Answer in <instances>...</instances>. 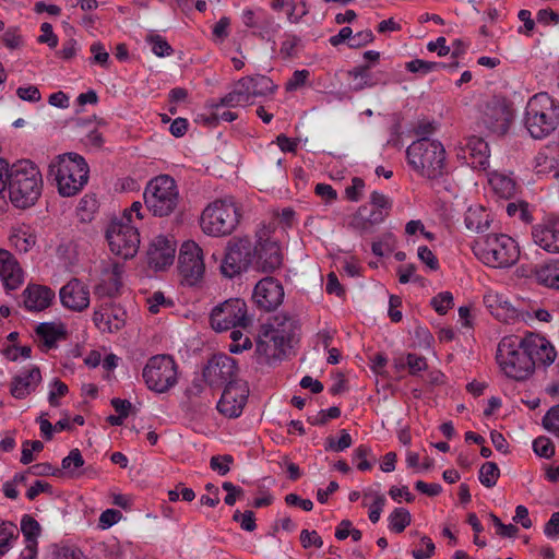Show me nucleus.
Returning <instances> with one entry per match:
<instances>
[{
	"mask_svg": "<svg viewBox=\"0 0 559 559\" xmlns=\"http://www.w3.org/2000/svg\"><path fill=\"white\" fill-rule=\"evenodd\" d=\"M43 176L29 159H20L12 164L9 174V199L16 209L25 210L34 206L43 192Z\"/></svg>",
	"mask_w": 559,
	"mask_h": 559,
	"instance_id": "obj_1",
	"label": "nucleus"
},
{
	"mask_svg": "<svg viewBox=\"0 0 559 559\" xmlns=\"http://www.w3.org/2000/svg\"><path fill=\"white\" fill-rule=\"evenodd\" d=\"M299 331L298 321L287 316L274 317L257 342L255 353L264 357L265 362L280 359L292 348Z\"/></svg>",
	"mask_w": 559,
	"mask_h": 559,
	"instance_id": "obj_2",
	"label": "nucleus"
},
{
	"mask_svg": "<svg viewBox=\"0 0 559 559\" xmlns=\"http://www.w3.org/2000/svg\"><path fill=\"white\" fill-rule=\"evenodd\" d=\"M411 167L421 177L433 180L448 173L445 150L438 140L419 138L406 150Z\"/></svg>",
	"mask_w": 559,
	"mask_h": 559,
	"instance_id": "obj_3",
	"label": "nucleus"
},
{
	"mask_svg": "<svg viewBox=\"0 0 559 559\" xmlns=\"http://www.w3.org/2000/svg\"><path fill=\"white\" fill-rule=\"evenodd\" d=\"M88 174L85 158L78 153L58 155L49 165V175L53 176L62 197L78 194L87 183Z\"/></svg>",
	"mask_w": 559,
	"mask_h": 559,
	"instance_id": "obj_4",
	"label": "nucleus"
},
{
	"mask_svg": "<svg viewBox=\"0 0 559 559\" xmlns=\"http://www.w3.org/2000/svg\"><path fill=\"white\" fill-rule=\"evenodd\" d=\"M525 128L534 139H544L559 124V108L547 93L534 95L525 108Z\"/></svg>",
	"mask_w": 559,
	"mask_h": 559,
	"instance_id": "obj_5",
	"label": "nucleus"
},
{
	"mask_svg": "<svg viewBox=\"0 0 559 559\" xmlns=\"http://www.w3.org/2000/svg\"><path fill=\"white\" fill-rule=\"evenodd\" d=\"M496 358L503 373L516 381H523L534 372V360L528 357L518 335L502 337Z\"/></svg>",
	"mask_w": 559,
	"mask_h": 559,
	"instance_id": "obj_6",
	"label": "nucleus"
},
{
	"mask_svg": "<svg viewBox=\"0 0 559 559\" xmlns=\"http://www.w3.org/2000/svg\"><path fill=\"white\" fill-rule=\"evenodd\" d=\"M478 259L491 267H510L520 258V248L515 240L504 234L487 235L473 247Z\"/></svg>",
	"mask_w": 559,
	"mask_h": 559,
	"instance_id": "obj_7",
	"label": "nucleus"
},
{
	"mask_svg": "<svg viewBox=\"0 0 559 559\" xmlns=\"http://www.w3.org/2000/svg\"><path fill=\"white\" fill-rule=\"evenodd\" d=\"M144 201L155 216L164 217L174 213L179 204L175 179L168 175H160L150 180L144 191Z\"/></svg>",
	"mask_w": 559,
	"mask_h": 559,
	"instance_id": "obj_8",
	"label": "nucleus"
},
{
	"mask_svg": "<svg viewBox=\"0 0 559 559\" xmlns=\"http://www.w3.org/2000/svg\"><path fill=\"white\" fill-rule=\"evenodd\" d=\"M240 214L231 201L216 200L202 212L200 225L210 236H226L234 231L239 223Z\"/></svg>",
	"mask_w": 559,
	"mask_h": 559,
	"instance_id": "obj_9",
	"label": "nucleus"
},
{
	"mask_svg": "<svg viewBox=\"0 0 559 559\" xmlns=\"http://www.w3.org/2000/svg\"><path fill=\"white\" fill-rule=\"evenodd\" d=\"M142 376L151 391L168 392L178 382L177 364L170 355L153 356L147 360Z\"/></svg>",
	"mask_w": 559,
	"mask_h": 559,
	"instance_id": "obj_10",
	"label": "nucleus"
},
{
	"mask_svg": "<svg viewBox=\"0 0 559 559\" xmlns=\"http://www.w3.org/2000/svg\"><path fill=\"white\" fill-rule=\"evenodd\" d=\"M106 238L110 251L124 260L135 257L140 246V234L135 226L124 223L122 219L111 222Z\"/></svg>",
	"mask_w": 559,
	"mask_h": 559,
	"instance_id": "obj_11",
	"label": "nucleus"
},
{
	"mask_svg": "<svg viewBox=\"0 0 559 559\" xmlns=\"http://www.w3.org/2000/svg\"><path fill=\"white\" fill-rule=\"evenodd\" d=\"M254 245L249 238L230 240L226 247L221 271L226 277H234L253 267Z\"/></svg>",
	"mask_w": 559,
	"mask_h": 559,
	"instance_id": "obj_12",
	"label": "nucleus"
},
{
	"mask_svg": "<svg viewBox=\"0 0 559 559\" xmlns=\"http://www.w3.org/2000/svg\"><path fill=\"white\" fill-rule=\"evenodd\" d=\"M210 320L211 326L218 332L238 326L246 328L250 322L246 301L240 298L224 301L212 310Z\"/></svg>",
	"mask_w": 559,
	"mask_h": 559,
	"instance_id": "obj_13",
	"label": "nucleus"
},
{
	"mask_svg": "<svg viewBox=\"0 0 559 559\" xmlns=\"http://www.w3.org/2000/svg\"><path fill=\"white\" fill-rule=\"evenodd\" d=\"M237 362L226 354L213 355L203 369V377L211 388L237 384Z\"/></svg>",
	"mask_w": 559,
	"mask_h": 559,
	"instance_id": "obj_14",
	"label": "nucleus"
},
{
	"mask_svg": "<svg viewBox=\"0 0 559 559\" xmlns=\"http://www.w3.org/2000/svg\"><path fill=\"white\" fill-rule=\"evenodd\" d=\"M179 272L183 283L195 285L204 275L205 264L203 261V251L194 241L182 243L179 252Z\"/></svg>",
	"mask_w": 559,
	"mask_h": 559,
	"instance_id": "obj_15",
	"label": "nucleus"
},
{
	"mask_svg": "<svg viewBox=\"0 0 559 559\" xmlns=\"http://www.w3.org/2000/svg\"><path fill=\"white\" fill-rule=\"evenodd\" d=\"M481 120L491 133L504 135L513 120V110L504 99L492 98L486 104Z\"/></svg>",
	"mask_w": 559,
	"mask_h": 559,
	"instance_id": "obj_16",
	"label": "nucleus"
},
{
	"mask_svg": "<svg viewBox=\"0 0 559 559\" xmlns=\"http://www.w3.org/2000/svg\"><path fill=\"white\" fill-rule=\"evenodd\" d=\"M520 340L531 360H534V369L536 366L548 367L555 361L557 352L546 337L527 332L524 336H520Z\"/></svg>",
	"mask_w": 559,
	"mask_h": 559,
	"instance_id": "obj_17",
	"label": "nucleus"
},
{
	"mask_svg": "<svg viewBox=\"0 0 559 559\" xmlns=\"http://www.w3.org/2000/svg\"><path fill=\"white\" fill-rule=\"evenodd\" d=\"M534 242L549 253H559V215L548 214L532 230Z\"/></svg>",
	"mask_w": 559,
	"mask_h": 559,
	"instance_id": "obj_18",
	"label": "nucleus"
},
{
	"mask_svg": "<svg viewBox=\"0 0 559 559\" xmlns=\"http://www.w3.org/2000/svg\"><path fill=\"white\" fill-rule=\"evenodd\" d=\"M252 297L260 309L272 311L282 304L284 288L274 277H265L258 282Z\"/></svg>",
	"mask_w": 559,
	"mask_h": 559,
	"instance_id": "obj_19",
	"label": "nucleus"
},
{
	"mask_svg": "<svg viewBox=\"0 0 559 559\" xmlns=\"http://www.w3.org/2000/svg\"><path fill=\"white\" fill-rule=\"evenodd\" d=\"M457 156L465 159L474 169L487 170L489 167V146L483 138L476 135L468 136L464 145L461 146Z\"/></svg>",
	"mask_w": 559,
	"mask_h": 559,
	"instance_id": "obj_20",
	"label": "nucleus"
},
{
	"mask_svg": "<svg viewBox=\"0 0 559 559\" xmlns=\"http://www.w3.org/2000/svg\"><path fill=\"white\" fill-rule=\"evenodd\" d=\"M248 390L243 384L226 385L217 403V411L226 417L237 418L247 403Z\"/></svg>",
	"mask_w": 559,
	"mask_h": 559,
	"instance_id": "obj_21",
	"label": "nucleus"
},
{
	"mask_svg": "<svg viewBox=\"0 0 559 559\" xmlns=\"http://www.w3.org/2000/svg\"><path fill=\"white\" fill-rule=\"evenodd\" d=\"M282 262L283 255L281 248L275 241L259 240L254 245V270L272 273L282 265Z\"/></svg>",
	"mask_w": 559,
	"mask_h": 559,
	"instance_id": "obj_22",
	"label": "nucleus"
},
{
	"mask_svg": "<svg viewBox=\"0 0 559 559\" xmlns=\"http://www.w3.org/2000/svg\"><path fill=\"white\" fill-rule=\"evenodd\" d=\"M63 307L72 311H82L90 305L88 288L78 278L69 281L59 293Z\"/></svg>",
	"mask_w": 559,
	"mask_h": 559,
	"instance_id": "obj_23",
	"label": "nucleus"
},
{
	"mask_svg": "<svg viewBox=\"0 0 559 559\" xmlns=\"http://www.w3.org/2000/svg\"><path fill=\"white\" fill-rule=\"evenodd\" d=\"M176 247L171 240L165 236L156 237L147 251V261L154 270H163L173 264Z\"/></svg>",
	"mask_w": 559,
	"mask_h": 559,
	"instance_id": "obj_24",
	"label": "nucleus"
},
{
	"mask_svg": "<svg viewBox=\"0 0 559 559\" xmlns=\"http://www.w3.org/2000/svg\"><path fill=\"white\" fill-rule=\"evenodd\" d=\"M0 277L8 290L17 289L24 282V271L19 261L5 249H0Z\"/></svg>",
	"mask_w": 559,
	"mask_h": 559,
	"instance_id": "obj_25",
	"label": "nucleus"
},
{
	"mask_svg": "<svg viewBox=\"0 0 559 559\" xmlns=\"http://www.w3.org/2000/svg\"><path fill=\"white\" fill-rule=\"evenodd\" d=\"M40 381L41 373L39 367L32 366L12 378L10 392L15 399H25L36 390Z\"/></svg>",
	"mask_w": 559,
	"mask_h": 559,
	"instance_id": "obj_26",
	"label": "nucleus"
},
{
	"mask_svg": "<svg viewBox=\"0 0 559 559\" xmlns=\"http://www.w3.org/2000/svg\"><path fill=\"white\" fill-rule=\"evenodd\" d=\"M55 292L45 285L28 284L23 290V304L29 311H41L48 308L55 299Z\"/></svg>",
	"mask_w": 559,
	"mask_h": 559,
	"instance_id": "obj_27",
	"label": "nucleus"
},
{
	"mask_svg": "<svg viewBox=\"0 0 559 559\" xmlns=\"http://www.w3.org/2000/svg\"><path fill=\"white\" fill-rule=\"evenodd\" d=\"M381 73H372L371 64H360L347 72V76L350 80V91L358 93L365 88H371L378 84H385L386 80L380 78Z\"/></svg>",
	"mask_w": 559,
	"mask_h": 559,
	"instance_id": "obj_28",
	"label": "nucleus"
},
{
	"mask_svg": "<svg viewBox=\"0 0 559 559\" xmlns=\"http://www.w3.org/2000/svg\"><path fill=\"white\" fill-rule=\"evenodd\" d=\"M205 379L202 376H195L190 385L187 386L185 395L189 402V408L195 412H202L210 406V401L202 395L205 392Z\"/></svg>",
	"mask_w": 559,
	"mask_h": 559,
	"instance_id": "obj_29",
	"label": "nucleus"
},
{
	"mask_svg": "<svg viewBox=\"0 0 559 559\" xmlns=\"http://www.w3.org/2000/svg\"><path fill=\"white\" fill-rule=\"evenodd\" d=\"M36 334L43 341L47 349L55 348L58 341L67 337V331L62 323L43 322L36 328Z\"/></svg>",
	"mask_w": 559,
	"mask_h": 559,
	"instance_id": "obj_30",
	"label": "nucleus"
},
{
	"mask_svg": "<svg viewBox=\"0 0 559 559\" xmlns=\"http://www.w3.org/2000/svg\"><path fill=\"white\" fill-rule=\"evenodd\" d=\"M247 83H250L249 78H241L235 84L233 91H230L227 95H225L221 99L222 106L226 107H237V106H247L250 104L251 94Z\"/></svg>",
	"mask_w": 559,
	"mask_h": 559,
	"instance_id": "obj_31",
	"label": "nucleus"
},
{
	"mask_svg": "<svg viewBox=\"0 0 559 559\" xmlns=\"http://www.w3.org/2000/svg\"><path fill=\"white\" fill-rule=\"evenodd\" d=\"M464 222L467 229L475 233H484L489 228L491 218L485 207L477 205L468 207Z\"/></svg>",
	"mask_w": 559,
	"mask_h": 559,
	"instance_id": "obj_32",
	"label": "nucleus"
},
{
	"mask_svg": "<svg viewBox=\"0 0 559 559\" xmlns=\"http://www.w3.org/2000/svg\"><path fill=\"white\" fill-rule=\"evenodd\" d=\"M538 283L546 287L559 289V259L550 260L536 270Z\"/></svg>",
	"mask_w": 559,
	"mask_h": 559,
	"instance_id": "obj_33",
	"label": "nucleus"
},
{
	"mask_svg": "<svg viewBox=\"0 0 559 559\" xmlns=\"http://www.w3.org/2000/svg\"><path fill=\"white\" fill-rule=\"evenodd\" d=\"M250 83H247L251 97H262L271 95L275 92L277 86L273 83V81L262 74H255L252 76H248Z\"/></svg>",
	"mask_w": 559,
	"mask_h": 559,
	"instance_id": "obj_34",
	"label": "nucleus"
},
{
	"mask_svg": "<svg viewBox=\"0 0 559 559\" xmlns=\"http://www.w3.org/2000/svg\"><path fill=\"white\" fill-rule=\"evenodd\" d=\"M19 537V531L14 523L0 521V557L4 556L11 548L10 542Z\"/></svg>",
	"mask_w": 559,
	"mask_h": 559,
	"instance_id": "obj_35",
	"label": "nucleus"
},
{
	"mask_svg": "<svg viewBox=\"0 0 559 559\" xmlns=\"http://www.w3.org/2000/svg\"><path fill=\"white\" fill-rule=\"evenodd\" d=\"M412 521L411 513L405 508H395L389 515V528L394 533H402Z\"/></svg>",
	"mask_w": 559,
	"mask_h": 559,
	"instance_id": "obj_36",
	"label": "nucleus"
},
{
	"mask_svg": "<svg viewBox=\"0 0 559 559\" xmlns=\"http://www.w3.org/2000/svg\"><path fill=\"white\" fill-rule=\"evenodd\" d=\"M500 476V469L493 462H486L479 468V481L487 488L493 487Z\"/></svg>",
	"mask_w": 559,
	"mask_h": 559,
	"instance_id": "obj_37",
	"label": "nucleus"
},
{
	"mask_svg": "<svg viewBox=\"0 0 559 559\" xmlns=\"http://www.w3.org/2000/svg\"><path fill=\"white\" fill-rule=\"evenodd\" d=\"M348 226L359 234L360 236H368L376 231V225L370 222V219H367V216L362 212H356Z\"/></svg>",
	"mask_w": 559,
	"mask_h": 559,
	"instance_id": "obj_38",
	"label": "nucleus"
},
{
	"mask_svg": "<svg viewBox=\"0 0 559 559\" xmlns=\"http://www.w3.org/2000/svg\"><path fill=\"white\" fill-rule=\"evenodd\" d=\"M447 68L443 62L426 61L421 59H414L405 64V69L412 73L427 74L440 69Z\"/></svg>",
	"mask_w": 559,
	"mask_h": 559,
	"instance_id": "obj_39",
	"label": "nucleus"
},
{
	"mask_svg": "<svg viewBox=\"0 0 559 559\" xmlns=\"http://www.w3.org/2000/svg\"><path fill=\"white\" fill-rule=\"evenodd\" d=\"M11 245L20 252H28L36 243V237L19 230L10 236Z\"/></svg>",
	"mask_w": 559,
	"mask_h": 559,
	"instance_id": "obj_40",
	"label": "nucleus"
},
{
	"mask_svg": "<svg viewBox=\"0 0 559 559\" xmlns=\"http://www.w3.org/2000/svg\"><path fill=\"white\" fill-rule=\"evenodd\" d=\"M98 209V202L95 195L86 194L84 195L78 205V215L81 221L87 222L92 219L93 214Z\"/></svg>",
	"mask_w": 559,
	"mask_h": 559,
	"instance_id": "obj_41",
	"label": "nucleus"
},
{
	"mask_svg": "<svg viewBox=\"0 0 559 559\" xmlns=\"http://www.w3.org/2000/svg\"><path fill=\"white\" fill-rule=\"evenodd\" d=\"M231 343L228 345V350L233 354H239L246 349L251 348L252 343L240 330L234 328L230 332Z\"/></svg>",
	"mask_w": 559,
	"mask_h": 559,
	"instance_id": "obj_42",
	"label": "nucleus"
},
{
	"mask_svg": "<svg viewBox=\"0 0 559 559\" xmlns=\"http://www.w3.org/2000/svg\"><path fill=\"white\" fill-rule=\"evenodd\" d=\"M21 531L26 540H37L40 534L39 523L31 515L25 514L21 520Z\"/></svg>",
	"mask_w": 559,
	"mask_h": 559,
	"instance_id": "obj_43",
	"label": "nucleus"
},
{
	"mask_svg": "<svg viewBox=\"0 0 559 559\" xmlns=\"http://www.w3.org/2000/svg\"><path fill=\"white\" fill-rule=\"evenodd\" d=\"M146 40L152 45V51L158 57L170 56L173 48L160 35H148Z\"/></svg>",
	"mask_w": 559,
	"mask_h": 559,
	"instance_id": "obj_44",
	"label": "nucleus"
},
{
	"mask_svg": "<svg viewBox=\"0 0 559 559\" xmlns=\"http://www.w3.org/2000/svg\"><path fill=\"white\" fill-rule=\"evenodd\" d=\"M401 367L407 366L412 376H417L419 372L427 369L428 364L424 356L409 353L406 356V361L400 364Z\"/></svg>",
	"mask_w": 559,
	"mask_h": 559,
	"instance_id": "obj_45",
	"label": "nucleus"
},
{
	"mask_svg": "<svg viewBox=\"0 0 559 559\" xmlns=\"http://www.w3.org/2000/svg\"><path fill=\"white\" fill-rule=\"evenodd\" d=\"M431 306L439 314H445L453 307V295L450 292L439 293L431 299Z\"/></svg>",
	"mask_w": 559,
	"mask_h": 559,
	"instance_id": "obj_46",
	"label": "nucleus"
},
{
	"mask_svg": "<svg viewBox=\"0 0 559 559\" xmlns=\"http://www.w3.org/2000/svg\"><path fill=\"white\" fill-rule=\"evenodd\" d=\"M369 456H372L371 448L365 444H360L355 449L353 457L354 460H358L357 468L361 472H366L371 469L372 464L367 460Z\"/></svg>",
	"mask_w": 559,
	"mask_h": 559,
	"instance_id": "obj_47",
	"label": "nucleus"
},
{
	"mask_svg": "<svg viewBox=\"0 0 559 559\" xmlns=\"http://www.w3.org/2000/svg\"><path fill=\"white\" fill-rule=\"evenodd\" d=\"M534 452L542 457L549 459L555 454V447L549 438L538 437L533 442Z\"/></svg>",
	"mask_w": 559,
	"mask_h": 559,
	"instance_id": "obj_48",
	"label": "nucleus"
},
{
	"mask_svg": "<svg viewBox=\"0 0 559 559\" xmlns=\"http://www.w3.org/2000/svg\"><path fill=\"white\" fill-rule=\"evenodd\" d=\"M83 465L84 459L79 449H72L69 455L66 456L61 462L62 469H66L71 474L74 469L82 467Z\"/></svg>",
	"mask_w": 559,
	"mask_h": 559,
	"instance_id": "obj_49",
	"label": "nucleus"
},
{
	"mask_svg": "<svg viewBox=\"0 0 559 559\" xmlns=\"http://www.w3.org/2000/svg\"><path fill=\"white\" fill-rule=\"evenodd\" d=\"M233 520L238 522L243 531L253 532L257 528L253 511H245L241 513L237 510L233 515Z\"/></svg>",
	"mask_w": 559,
	"mask_h": 559,
	"instance_id": "obj_50",
	"label": "nucleus"
},
{
	"mask_svg": "<svg viewBox=\"0 0 559 559\" xmlns=\"http://www.w3.org/2000/svg\"><path fill=\"white\" fill-rule=\"evenodd\" d=\"M543 426L559 437V405L551 407L543 417Z\"/></svg>",
	"mask_w": 559,
	"mask_h": 559,
	"instance_id": "obj_51",
	"label": "nucleus"
},
{
	"mask_svg": "<svg viewBox=\"0 0 559 559\" xmlns=\"http://www.w3.org/2000/svg\"><path fill=\"white\" fill-rule=\"evenodd\" d=\"M234 459L229 454L215 455L211 457L210 466L213 471H216L219 475H226L230 471V464Z\"/></svg>",
	"mask_w": 559,
	"mask_h": 559,
	"instance_id": "obj_52",
	"label": "nucleus"
},
{
	"mask_svg": "<svg viewBox=\"0 0 559 559\" xmlns=\"http://www.w3.org/2000/svg\"><path fill=\"white\" fill-rule=\"evenodd\" d=\"M493 189L503 198H509L514 192V182L506 177H496L490 180Z\"/></svg>",
	"mask_w": 559,
	"mask_h": 559,
	"instance_id": "obj_53",
	"label": "nucleus"
},
{
	"mask_svg": "<svg viewBox=\"0 0 559 559\" xmlns=\"http://www.w3.org/2000/svg\"><path fill=\"white\" fill-rule=\"evenodd\" d=\"M310 75L308 70H296L292 78L286 82L285 90L287 92H294L299 87L304 86Z\"/></svg>",
	"mask_w": 559,
	"mask_h": 559,
	"instance_id": "obj_54",
	"label": "nucleus"
},
{
	"mask_svg": "<svg viewBox=\"0 0 559 559\" xmlns=\"http://www.w3.org/2000/svg\"><path fill=\"white\" fill-rule=\"evenodd\" d=\"M83 554L80 549L70 546H55L50 559H82Z\"/></svg>",
	"mask_w": 559,
	"mask_h": 559,
	"instance_id": "obj_55",
	"label": "nucleus"
},
{
	"mask_svg": "<svg viewBox=\"0 0 559 559\" xmlns=\"http://www.w3.org/2000/svg\"><path fill=\"white\" fill-rule=\"evenodd\" d=\"M300 543L306 549L310 547L321 548L323 546V540L317 531L302 530L300 533Z\"/></svg>",
	"mask_w": 559,
	"mask_h": 559,
	"instance_id": "obj_56",
	"label": "nucleus"
},
{
	"mask_svg": "<svg viewBox=\"0 0 559 559\" xmlns=\"http://www.w3.org/2000/svg\"><path fill=\"white\" fill-rule=\"evenodd\" d=\"M300 43V38L293 34L285 35V39L282 43L280 52L285 58H292L296 55V48Z\"/></svg>",
	"mask_w": 559,
	"mask_h": 559,
	"instance_id": "obj_57",
	"label": "nucleus"
},
{
	"mask_svg": "<svg viewBox=\"0 0 559 559\" xmlns=\"http://www.w3.org/2000/svg\"><path fill=\"white\" fill-rule=\"evenodd\" d=\"M16 95L20 99L29 103H38L41 99V94L38 87L34 85L19 87L16 90Z\"/></svg>",
	"mask_w": 559,
	"mask_h": 559,
	"instance_id": "obj_58",
	"label": "nucleus"
},
{
	"mask_svg": "<svg viewBox=\"0 0 559 559\" xmlns=\"http://www.w3.org/2000/svg\"><path fill=\"white\" fill-rule=\"evenodd\" d=\"M90 51L93 53V62L103 68H108L109 55L102 43H93L90 47Z\"/></svg>",
	"mask_w": 559,
	"mask_h": 559,
	"instance_id": "obj_59",
	"label": "nucleus"
},
{
	"mask_svg": "<svg viewBox=\"0 0 559 559\" xmlns=\"http://www.w3.org/2000/svg\"><path fill=\"white\" fill-rule=\"evenodd\" d=\"M27 473H31L36 476H60L62 475V469L55 468L50 463H38L35 465H32Z\"/></svg>",
	"mask_w": 559,
	"mask_h": 559,
	"instance_id": "obj_60",
	"label": "nucleus"
},
{
	"mask_svg": "<svg viewBox=\"0 0 559 559\" xmlns=\"http://www.w3.org/2000/svg\"><path fill=\"white\" fill-rule=\"evenodd\" d=\"M52 385L53 389L49 392L48 402L52 407H57L59 406L58 397L68 393V385L59 379H55Z\"/></svg>",
	"mask_w": 559,
	"mask_h": 559,
	"instance_id": "obj_61",
	"label": "nucleus"
},
{
	"mask_svg": "<svg viewBox=\"0 0 559 559\" xmlns=\"http://www.w3.org/2000/svg\"><path fill=\"white\" fill-rule=\"evenodd\" d=\"M386 502L385 497L382 493H376L373 502L370 506L369 510V520L372 523H377L380 520L383 507Z\"/></svg>",
	"mask_w": 559,
	"mask_h": 559,
	"instance_id": "obj_62",
	"label": "nucleus"
},
{
	"mask_svg": "<svg viewBox=\"0 0 559 559\" xmlns=\"http://www.w3.org/2000/svg\"><path fill=\"white\" fill-rule=\"evenodd\" d=\"M364 188H365L364 180L359 177H354L352 179V185L345 189L346 198L349 201H354V202L359 201Z\"/></svg>",
	"mask_w": 559,
	"mask_h": 559,
	"instance_id": "obj_63",
	"label": "nucleus"
},
{
	"mask_svg": "<svg viewBox=\"0 0 559 559\" xmlns=\"http://www.w3.org/2000/svg\"><path fill=\"white\" fill-rule=\"evenodd\" d=\"M418 258L425 263L431 271L439 269V262L433 252L427 246H420L418 248Z\"/></svg>",
	"mask_w": 559,
	"mask_h": 559,
	"instance_id": "obj_64",
	"label": "nucleus"
}]
</instances>
